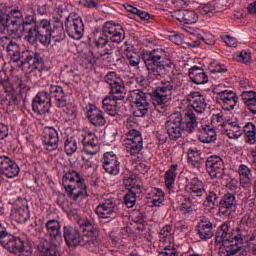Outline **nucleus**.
Returning <instances> with one entry per match:
<instances>
[{
  "mask_svg": "<svg viewBox=\"0 0 256 256\" xmlns=\"http://www.w3.org/2000/svg\"><path fill=\"white\" fill-rule=\"evenodd\" d=\"M51 21L44 19L41 20L37 25H34L35 31H48L51 32Z\"/></svg>",
  "mask_w": 256,
  "mask_h": 256,
  "instance_id": "bf43d9fd",
  "label": "nucleus"
},
{
  "mask_svg": "<svg viewBox=\"0 0 256 256\" xmlns=\"http://www.w3.org/2000/svg\"><path fill=\"white\" fill-rule=\"evenodd\" d=\"M51 107H53V104H47L36 100L35 98L32 100V111L37 115H45L46 113H49Z\"/></svg>",
  "mask_w": 256,
  "mask_h": 256,
  "instance_id": "4c0bfd02",
  "label": "nucleus"
},
{
  "mask_svg": "<svg viewBox=\"0 0 256 256\" xmlns=\"http://www.w3.org/2000/svg\"><path fill=\"white\" fill-rule=\"evenodd\" d=\"M119 27H121V25L115 24L113 22H106L102 27V31L105 35H108V37H110V35H113L114 33H117V31H119Z\"/></svg>",
  "mask_w": 256,
  "mask_h": 256,
  "instance_id": "de8ad7c7",
  "label": "nucleus"
},
{
  "mask_svg": "<svg viewBox=\"0 0 256 256\" xmlns=\"http://www.w3.org/2000/svg\"><path fill=\"white\" fill-rule=\"evenodd\" d=\"M124 55L130 67H136V69H139V64L141 63V54L135 52L132 45L126 44L124 48Z\"/></svg>",
  "mask_w": 256,
  "mask_h": 256,
  "instance_id": "c756f323",
  "label": "nucleus"
},
{
  "mask_svg": "<svg viewBox=\"0 0 256 256\" xmlns=\"http://www.w3.org/2000/svg\"><path fill=\"white\" fill-rule=\"evenodd\" d=\"M105 83L110 86V93L114 95V99L123 100L125 99V85L123 80L117 76L116 72H108L104 77Z\"/></svg>",
  "mask_w": 256,
  "mask_h": 256,
  "instance_id": "9d476101",
  "label": "nucleus"
},
{
  "mask_svg": "<svg viewBox=\"0 0 256 256\" xmlns=\"http://www.w3.org/2000/svg\"><path fill=\"white\" fill-rule=\"evenodd\" d=\"M124 203L129 209H131V207H134L135 203H137V194H135V192L133 191H129L124 196Z\"/></svg>",
  "mask_w": 256,
  "mask_h": 256,
  "instance_id": "5fc2aeb1",
  "label": "nucleus"
},
{
  "mask_svg": "<svg viewBox=\"0 0 256 256\" xmlns=\"http://www.w3.org/2000/svg\"><path fill=\"white\" fill-rule=\"evenodd\" d=\"M205 199L203 201V205L205 207V209L211 210V209H215V207L217 206V203H219V195H217V193H215L214 191H206L205 190Z\"/></svg>",
  "mask_w": 256,
  "mask_h": 256,
  "instance_id": "c9c22d12",
  "label": "nucleus"
},
{
  "mask_svg": "<svg viewBox=\"0 0 256 256\" xmlns=\"http://www.w3.org/2000/svg\"><path fill=\"white\" fill-rule=\"evenodd\" d=\"M180 211L184 215H191V213H193V202L190 198L185 199V201L181 204Z\"/></svg>",
  "mask_w": 256,
  "mask_h": 256,
  "instance_id": "6e6d98bb",
  "label": "nucleus"
},
{
  "mask_svg": "<svg viewBox=\"0 0 256 256\" xmlns=\"http://www.w3.org/2000/svg\"><path fill=\"white\" fill-rule=\"evenodd\" d=\"M206 171L212 179H219L223 175L225 165L219 156H210L205 161Z\"/></svg>",
  "mask_w": 256,
  "mask_h": 256,
  "instance_id": "2eb2a0df",
  "label": "nucleus"
},
{
  "mask_svg": "<svg viewBox=\"0 0 256 256\" xmlns=\"http://www.w3.org/2000/svg\"><path fill=\"white\" fill-rule=\"evenodd\" d=\"M244 134L247 137V143H249L250 145H255L256 143V127L255 124H253L252 122H248L245 126H244Z\"/></svg>",
  "mask_w": 256,
  "mask_h": 256,
  "instance_id": "79ce46f5",
  "label": "nucleus"
},
{
  "mask_svg": "<svg viewBox=\"0 0 256 256\" xmlns=\"http://www.w3.org/2000/svg\"><path fill=\"white\" fill-rule=\"evenodd\" d=\"M26 41L31 45H36L38 42L41 45H51V32L43 30H29V34H26Z\"/></svg>",
  "mask_w": 256,
  "mask_h": 256,
  "instance_id": "412c9836",
  "label": "nucleus"
},
{
  "mask_svg": "<svg viewBox=\"0 0 256 256\" xmlns=\"http://www.w3.org/2000/svg\"><path fill=\"white\" fill-rule=\"evenodd\" d=\"M223 247L221 248V253L224 256H245L247 251L243 249V237L240 238V241L237 239H232L230 241L222 242Z\"/></svg>",
  "mask_w": 256,
  "mask_h": 256,
  "instance_id": "a211bd4d",
  "label": "nucleus"
},
{
  "mask_svg": "<svg viewBox=\"0 0 256 256\" xmlns=\"http://www.w3.org/2000/svg\"><path fill=\"white\" fill-rule=\"evenodd\" d=\"M103 165H107V163H115L119 161L117 156L113 152H106L103 157Z\"/></svg>",
  "mask_w": 256,
  "mask_h": 256,
  "instance_id": "69168bd1",
  "label": "nucleus"
},
{
  "mask_svg": "<svg viewBox=\"0 0 256 256\" xmlns=\"http://www.w3.org/2000/svg\"><path fill=\"white\" fill-rule=\"evenodd\" d=\"M197 116L193 111L188 110L184 114H171L169 120L164 125L165 132L171 141H177L183 136V131L193 133L197 129Z\"/></svg>",
  "mask_w": 256,
  "mask_h": 256,
  "instance_id": "f03ea898",
  "label": "nucleus"
},
{
  "mask_svg": "<svg viewBox=\"0 0 256 256\" xmlns=\"http://www.w3.org/2000/svg\"><path fill=\"white\" fill-rule=\"evenodd\" d=\"M142 59L148 71V75H152L156 77V79L163 77L167 69L171 67V60L169 56H167V51L163 48L143 51Z\"/></svg>",
  "mask_w": 256,
  "mask_h": 256,
  "instance_id": "7ed1b4c3",
  "label": "nucleus"
},
{
  "mask_svg": "<svg viewBox=\"0 0 256 256\" xmlns=\"http://www.w3.org/2000/svg\"><path fill=\"white\" fill-rule=\"evenodd\" d=\"M187 101L192 103V108L194 109L195 113L201 115V113H205V109H207V102L205 97L201 95L199 92H190L187 95Z\"/></svg>",
  "mask_w": 256,
  "mask_h": 256,
  "instance_id": "4be33fe9",
  "label": "nucleus"
},
{
  "mask_svg": "<svg viewBox=\"0 0 256 256\" xmlns=\"http://www.w3.org/2000/svg\"><path fill=\"white\" fill-rule=\"evenodd\" d=\"M48 92L50 93V98L56 100V107H59V109L67 107V96L63 87L51 85Z\"/></svg>",
  "mask_w": 256,
  "mask_h": 256,
  "instance_id": "b1692460",
  "label": "nucleus"
},
{
  "mask_svg": "<svg viewBox=\"0 0 256 256\" xmlns=\"http://www.w3.org/2000/svg\"><path fill=\"white\" fill-rule=\"evenodd\" d=\"M62 185L72 201L87 199V184L75 170L68 171L62 178Z\"/></svg>",
  "mask_w": 256,
  "mask_h": 256,
  "instance_id": "20e7f679",
  "label": "nucleus"
},
{
  "mask_svg": "<svg viewBox=\"0 0 256 256\" xmlns=\"http://www.w3.org/2000/svg\"><path fill=\"white\" fill-rule=\"evenodd\" d=\"M171 231H173L172 225H166L160 230V241L164 243V248L159 252L158 256H179L177 249L173 243V236H171Z\"/></svg>",
  "mask_w": 256,
  "mask_h": 256,
  "instance_id": "9b49d317",
  "label": "nucleus"
},
{
  "mask_svg": "<svg viewBox=\"0 0 256 256\" xmlns=\"http://www.w3.org/2000/svg\"><path fill=\"white\" fill-rule=\"evenodd\" d=\"M187 193L196 201V203H201L203 201V196H205V184L198 178H193L185 187Z\"/></svg>",
  "mask_w": 256,
  "mask_h": 256,
  "instance_id": "aec40b11",
  "label": "nucleus"
},
{
  "mask_svg": "<svg viewBox=\"0 0 256 256\" xmlns=\"http://www.w3.org/2000/svg\"><path fill=\"white\" fill-rule=\"evenodd\" d=\"M115 101H117V99H115V95L112 97L106 96L102 101V108L112 117L119 115V106H117V102Z\"/></svg>",
  "mask_w": 256,
  "mask_h": 256,
  "instance_id": "473e14b6",
  "label": "nucleus"
},
{
  "mask_svg": "<svg viewBox=\"0 0 256 256\" xmlns=\"http://www.w3.org/2000/svg\"><path fill=\"white\" fill-rule=\"evenodd\" d=\"M188 165L191 167V169H195L196 171H199L201 167L205 165V159L201 157V150L197 148H189L188 152Z\"/></svg>",
  "mask_w": 256,
  "mask_h": 256,
  "instance_id": "bb28decb",
  "label": "nucleus"
},
{
  "mask_svg": "<svg viewBox=\"0 0 256 256\" xmlns=\"http://www.w3.org/2000/svg\"><path fill=\"white\" fill-rule=\"evenodd\" d=\"M42 143L47 151H55L59 147V133L53 127H45L42 133Z\"/></svg>",
  "mask_w": 256,
  "mask_h": 256,
  "instance_id": "6ab92c4d",
  "label": "nucleus"
},
{
  "mask_svg": "<svg viewBox=\"0 0 256 256\" xmlns=\"http://www.w3.org/2000/svg\"><path fill=\"white\" fill-rule=\"evenodd\" d=\"M208 69L210 73H227V66L217 62H211Z\"/></svg>",
  "mask_w": 256,
  "mask_h": 256,
  "instance_id": "4d7b16f0",
  "label": "nucleus"
},
{
  "mask_svg": "<svg viewBox=\"0 0 256 256\" xmlns=\"http://www.w3.org/2000/svg\"><path fill=\"white\" fill-rule=\"evenodd\" d=\"M165 201V193L161 189H155L153 192L152 205L159 207Z\"/></svg>",
  "mask_w": 256,
  "mask_h": 256,
  "instance_id": "09e8293b",
  "label": "nucleus"
},
{
  "mask_svg": "<svg viewBox=\"0 0 256 256\" xmlns=\"http://www.w3.org/2000/svg\"><path fill=\"white\" fill-rule=\"evenodd\" d=\"M119 207L115 198L104 199L95 208V213L100 219H113L117 215Z\"/></svg>",
  "mask_w": 256,
  "mask_h": 256,
  "instance_id": "f8f14e48",
  "label": "nucleus"
},
{
  "mask_svg": "<svg viewBox=\"0 0 256 256\" xmlns=\"http://www.w3.org/2000/svg\"><path fill=\"white\" fill-rule=\"evenodd\" d=\"M7 53L10 57V61H13V63H17L20 61V67H23V65H32L33 69H36V71H43V57H41V54L39 52H31V51H23L22 55L19 53L20 48L16 42L10 41V43L7 46Z\"/></svg>",
  "mask_w": 256,
  "mask_h": 256,
  "instance_id": "39448f33",
  "label": "nucleus"
},
{
  "mask_svg": "<svg viewBox=\"0 0 256 256\" xmlns=\"http://www.w3.org/2000/svg\"><path fill=\"white\" fill-rule=\"evenodd\" d=\"M125 147L127 153H129L130 155H139L143 150V140H139L138 138L137 140L131 142H125Z\"/></svg>",
  "mask_w": 256,
  "mask_h": 256,
  "instance_id": "58836bf2",
  "label": "nucleus"
},
{
  "mask_svg": "<svg viewBox=\"0 0 256 256\" xmlns=\"http://www.w3.org/2000/svg\"><path fill=\"white\" fill-rule=\"evenodd\" d=\"M78 225L83 229L82 235L79 229L69 225L64 226L63 235L68 247L80 245L92 253H99L103 247V242L99 238V226L87 218L79 219Z\"/></svg>",
  "mask_w": 256,
  "mask_h": 256,
  "instance_id": "f257e3e1",
  "label": "nucleus"
},
{
  "mask_svg": "<svg viewBox=\"0 0 256 256\" xmlns=\"http://www.w3.org/2000/svg\"><path fill=\"white\" fill-rule=\"evenodd\" d=\"M177 165L173 164L165 173L164 179H165V185L169 191L173 189L175 185V179L177 177Z\"/></svg>",
  "mask_w": 256,
  "mask_h": 256,
  "instance_id": "e433bc0d",
  "label": "nucleus"
},
{
  "mask_svg": "<svg viewBox=\"0 0 256 256\" xmlns=\"http://www.w3.org/2000/svg\"><path fill=\"white\" fill-rule=\"evenodd\" d=\"M216 101L220 103V105H226L225 109L229 111V109H235V105H237L239 101V97L232 90H221V85H218L215 88Z\"/></svg>",
  "mask_w": 256,
  "mask_h": 256,
  "instance_id": "4468645a",
  "label": "nucleus"
},
{
  "mask_svg": "<svg viewBox=\"0 0 256 256\" xmlns=\"http://www.w3.org/2000/svg\"><path fill=\"white\" fill-rule=\"evenodd\" d=\"M111 43H122L123 39H125V30L123 27L118 26V30L109 36Z\"/></svg>",
  "mask_w": 256,
  "mask_h": 256,
  "instance_id": "8fccbe9b",
  "label": "nucleus"
},
{
  "mask_svg": "<svg viewBox=\"0 0 256 256\" xmlns=\"http://www.w3.org/2000/svg\"><path fill=\"white\" fill-rule=\"evenodd\" d=\"M143 141V136L141 135V132L138 130L132 129L126 133V139L124 140V143H129L131 141H137V140Z\"/></svg>",
  "mask_w": 256,
  "mask_h": 256,
  "instance_id": "3c124183",
  "label": "nucleus"
},
{
  "mask_svg": "<svg viewBox=\"0 0 256 256\" xmlns=\"http://www.w3.org/2000/svg\"><path fill=\"white\" fill-rule=\"evenodd\" d=\"M65 29L63 26L54 25L50 30V40L52 39L55 43H61V41H65Z\"/></svg>",
  "mask_w": 256,
  "mask_h": 256,
  "instance_id": "a19ab883",
  "label": "nucleus"
},
{
  "mask_svg": "<svg viewBox=\"0 0 256 256\" xmlns=\"http://www.w3.org/2000/svg\"><path fill=\"white\" fill-rule=\"evenodd\" d=\"M86 113L88 121H90L91 125H94V127H103V125L107 123L105 116H103V111L95 105H90Z\"/></svg>",
  "mask_w": 256,
  "mask_h": 256,
  "instance_id": "5701e85b",
  "label": "nucleus"
},
{
  "mask_svg": "<svg viewBox=\"0 0 256 256\" xmlns=\"http://www.w3.org/2000/svg\"><path fill=\"white\" fill-rule=\"evenodd\" d=\"M242 99L245 105L249 104L250 101H253L256 99L255 91H244L242 93Z\"/></svg>",
  "mask_w": 256,
  "mask_h": 256,
  "instance_id": "e2e57ef3",
  "label": "nucleus"
},
{
  "mask_svg": "<svg viewBox=\"0 0 256 256\" xmlns=\"http://www.w3.org/2000/svg\"><path fill=\"white\" fill-rule=\"evenodd\" d=\"M188 75L190 81L196 85H205L206 83H209V76H207V73H205V70L201 67L193 66L189 69Z\"/></svg>",
  "mask_w": 256,
  "mask_h": 256,
  "instance_id": "cd10ccee",
  "label": "nucleus"
},
{
  "mask_svg": "<svg viewBox=\"0 0 256 256\" xmlns=\"http://www.w3.org/2000/svg\"><path fill=\"white\" fill-rule=\"evenodd\" d=\"M6 249H8L10 253H14L18 256L33 255V246H31V242L24 241L20 237L9 235L6 241Z\"/></svg>",
  "mask_w": 256,
  "mask_h": 256,
  "instance_id": "6e6552de",
  "label": "nucleus"
},
{
  "mask_svg": "<svg viewBox=\"0 0 256 256\" xmlns=\"http://www.w3.org/2000/svg\"><path fill=\"white\" fill-rule=\"evenodd\" d=\"M129 101L135 105L134 117H145L149 113V99L143 90H132L129 94Z\"/></svg>",
  "mask_w": 256,
  "mask_h": 256,
  "instance_id": "0eeeda50",
  "label": "nucleus"
},
{
  "mask_svg": "<svg viewBox=\"0 0 256 256\" xmlns=\"http://www.w3.org/2000/svg\"><path fill=\"white\" fill-rule=\"evenodd\" d=\"M19 165L15 163L8 156H0V183H3V176L8 179H13V177H17L19 175Z\"/></svg>",
  "mask_w": 256,
  "mask_h": 256,
  "instance_id": "ddd939ff",
  "label": "nucleus"
},
{
  "mask_svg": "<svg viewBox=\"0 0 256 256\" xmlns=\"http://www.w3.org/2000/svg\"><path fill=\"white\" fill-rule=\"evenodd\" d=\"M237 211V199L233 194L224 195L219 202L218 213L220 216L229 217Z\"/></svg>",
  "mask_w": 256,
  "mask_h": 256,
  "instance_id": "f3484780",
  "label": "nucleus"
},
{
  "mask_svg": "<svg viewBox=\"0 0 256 256\" xmlns=\"http://www.w3.org/2000/svg\"><path fill=\"white\" fill-rule=\"evenodd\" d=\"M12 217L14 220H16L17 223H27L30 217L29 207L22 206V207L16 208L12 212Z\"/></svg>",
  "mask_w": 256,
  "mask_h": 256,
  "instance_id": "f704fd0d",
  "label": "nucleus"
},
{
  "mask_svg": "<svg viewBox=\"0 0 256 256\" xmlns=\"http://www.w3.org/2000/svg\"><path fill=\"white\" fill-rule=\"evenodd\" d=\"M240 177V185L243 189H251V185H253V174L248 176H239Z\"/></svg>",
  "mask_w": 256,
  "mask_h": 256,
  "instance_id": "680f3d73",
  "label": "nucleus"
},
{
  "mask_svg": "<svg viewBox=\"0 0 256 256\" xmlns=\"http://www.w3.org/2000/svg\"><path fill=\"white\" fill-rule=\"evenodd\" d=\"M174 19L185 25H193L199 21V16L193 10H177L173 15Z\"/></svg>",
  "mask_w": 256,
  "mask_h": 256,
  "instance_id": "a878e982",
  "label": "nucleus"
},
{
  "mask_svg": "<svg viewBox=\"0 0 256 256\" xmlns=\"http://www.w3.org/2000/svg\"><path fill=\"white\" fill-rule=\"evenodd\" d=\"M82 145L85 148L87 155H97V151L89 150V147H91V149H95V147H97V136H95V133L86 132L83 135Z\"/></svg>",
  "mask_w": 256,
  "mask_h": 256,
  "instance_id": "7c9ffc66",
  "label": "nucleus"
},
{
  "mask_svg": "<svg viewBox=\"0 0 256 256\" xmlns=\"http://www.w3.org/2000/svg\"><path fill=\"white\" fill-rule=\"evenodd\" d=\"M250 221H251V215L245 214L241 218L239 227L236 229V231L238 233H242V235H245V231H247V227H248Z\"/></svg>",
  "mask_w": 256,
  "mask_h": 256,
  "instance_id": "864d4df0",
  "label": "nucleus"
},
{
  "mask_svg": "<svg viewBox=\"0 0 256 256\" xmlns=\"http://www.w3.org/2000/svg\"><path fill=\"white\" fill-rule=\"evenodd\" d=\"M77 139L75 137H67L64 142V151L66 155L71 156L77 152Z\"/></svg>",
  "mask_w": 256,
  "mask_h": 256,
  "instance_id": "37998d69",
  "label": "nucleus"
},
{
  "mask_svg": "<svg viewBox=\"0 0 256 256\" xmlns=\"http://www.w3.org/2000/svg\"><path fill=\"white\" fill-rule=\"evenodd\" d=\"M215 11V5L211 3L205 4L200 8V13L202 15H207L208 17H213V13H215Z\"/></svg>",
  "mask_w": 256,
  "mask_h": 256,
  "instance_id": "052dcab7",
  "label": "nucleus"
},
{
  "mask_svg": "<svg viewBox=\"0 0 256 256\" xmlns=\"http://www.w3.org/2000/svg\"><path fill=\"white\" fill-rule=\"evenodd\" d=\"M37 250L41 256H61V253L57 251V246L45 238L39 240Z\"/></svg>",
  "mask_w": 256,
  "mask_h": 256,
  "instance_id": "393cba45",
  "label": "nucleus"
},
{
  "mask_svg": "<svg viewBox=\"0 0 256 256\" xmlns=\"http://www.w3.org/2000/svg\"><path fill=\"white\" fill-rule=\"evenodd\" d=\"M198 235L203 241L211 239L215 232L213 231V223L207 218H203L198 223Z\"/></svg>",
  "mask_w": 256,
  "mask_h": 256,
  "instance_id": "c85d7f7f",
  "label": "nucleus"
},
{
  "mask_svg": "<svg viewBox=\"0 0 256 256\" xmlns=\"http://www.w3.org/2000/svg\"><path fill=\"white\" fill-rule=\"evenodd\" d=\"M35 23V17L29 15L26 16L25 20H22L21 22V27H22V32L26 33V35H29V31H33L34 27L33 26Z\"/></svg>",
  "mask_w": 256,
  "mask_h": 256,
  "instance_id": "a18cd8bd",
  "label": "nucleus"
},
{
  "mask_svg": "<svg viewBox=\"0 0 256 256\" xmlns=\"http://www.w3.org/2000/svg\"><path fill=\"white\" fill-rule=\"evenodd\" d=\"M6 21L8 23V27L11 25L12 27H17L21 25V22L23 21V13H21L19 10H12L6 16Z\"/></svg>",
  "mask_w": 256,
  "mask_h": 256,
  "instance_id": "ea45409f",
  "label": "nucleus"
},
{
  "mask_svg": "<svg viewBox=\"0 0 256 256\" xmlns=\"http://www.w3.org/2000/svg\"><path fill=\"white\" fill-rule=\"evenodd\" d=\"M241 237H245V234L239 233L237 230L235 233H231L229 222L223 223L216 231V243H225L227 241H233V239L241 241Z\"/></svg>",
  "mask_w": 256,
  "mask_h": 256,
  "instance_id": "dca6fc26",
  "label": "nucleus"
},
{
  "mask_svg": "<svg viewBox=\"0 0 256 256\" xmlns=\"http://www.w3.org/2000/svg\"><path fill=\"white\" fill-rule=\"evenodd\" d=\"M129 237V230L127 228H123L119 233L118 236H112V241L115 245H121L123 243V239Z\"/></svg>",
  "mask_w": 256,
  "mask_h": 256,
  "instance_id": "13d9d810",
  "label": "nucleus"
},
{
  "mask_svg": "<svg viewBox=\"0 0 256 256\" xmlns=\"http://www.w3.org/2000/svg\"><path fill=\"white\" fill-rule=\"evenodd\" d=\"M0 85L3 87L5 93H13V86L11 85L9 78H1Z\"/></svg>",
  "mask_w": 256,
  "mask_h": 256,
  "instance_id": "338daca9",
  "label": "nucleus"
},
{
  "mask_svg": "<svg viewBox=\"0 0 256 256\" xmlns=\"http://www.w3.org/2000/svg\"><path fill=\"white\" fill-rule=\"evenodd\" d=\"M103 169L104 171H106V173H109V175H119V171L121 169V163L118 160L116 162L103 164Z\"/></svg>",
  "mask_w": 256,
  "mask_h": 256,
  "instance_id": "49530a36",
  "label": "nucleus"
},
{
  "mask_svg": "<svg viewBox=\"0 0 256 256\" xmlns=\"http://www.w3.org/2000/svg\"><path fill=\"white\" fill-rule=\"evenodd\" d=\"M47 235L51 239H61V223L58 220H49L46 224Z\"/></svg>",
  "mask_w": 256,
  "mask_h": 256,
  "instance_id": "72a5a7b5",
  "label": "nucleus"
},
{
  "mask_svg": "<svg viewBox=\"0 0 256 256\" xmlns=\"http://www.w3.org/2000/svg\"><path fill=\"white\" fill-rule=\"evenodd\" d=\"M180 87L181 82L177 79H172L170 81H162L160 86L154 90L153 99L159 113H163V110L159 109V107H165V104L167 103V93L177 91Z\"/></svg>",
  "mask_w": 256,
  "mask_h": 256,
  "instance_id": "423d86ee",
  "label": "nucleus"
},
{
  "mask_svg": "<svg viewBox=\"0 0 256 256\" xmlns=\"http://www.w3.org/2000/svg\"><path fill=\"white\" fill-rule=\"evenodd\" d=\"M238 175L239 177H245V176L253 175V173L251 172V168H249V166L245 164H241L238 167Z\"/></svg>",
  "mask_w": 256,
  "mask_h": 256,
  "instance_id": "0e129e2a",
  "label": "nucleus"
},
{
  "mask_svg": "<svg viewBox=\"0 0 256 256\" xmlns=\"http://www.w3.org/2000/svg\"><path fill=\"white\" fill-rule=\"evenodd\" d=\"M199 39H201V41H203L206 45H215V36H213L212 34L200 36Z\"/></svg>",
  "mask_w": 256,
  "mask_h": 256,
  "instance_id": "774afa93",
  "label": "nucleus"
},
{
  "mask_svg": "<svg viewBox=\"0 0 256 256\" xmlns=\"http://www.w3.org/2000/svg\"><path fill=\"white\" fill-rule=\"evenodd\" d=\"M34 99H36V101H40L48 105H53V102L51 101V94L49 91L38 92Z\"/></svg>",
  "mask_w": 256,
  "mask_h": 256,
  "instance_id": "603ef678",
  "label": "nucleus"
},
{
  "mask_svg": "<svg viewBox=\"0 0 256 256\" xmlns=\"http://www.w3.org/2000/svg\"><path fill=\"white\" fill-rule=\"evenodd\" d=\"M199 129L201 132V135L199 136L201 143H213V141L217 140V134L215 133L213 126L202 125Z\"/></svg>",
  "mask_w": 256,
  "mask_h": 256,
  "instance_id": "2f4dec72",
  "label": "nucleus"
},
{
  "mask_svg": "<svg viewBox=\"0 0 256 256\" xmlns=\"http://www.w3.org/2000/svg\"><path fill=\"white\" fill-rule=\"evenodd\" d=\"M94 41L96 47H105L109 43V35L105 34L103 31L94 30Z\"/></svg>",
  "mask_w": 256,
  "mask_h": 256,
  "instance_id": "c03bdc74",
  "label": "nucleus"
},
{
  "mask_svg": "<svg viewBox=\"0 0 256 256\" xmlns=\"http://www.w3.org/2000/svg\"><path fill=\"white\" fill-rule=\"evenodd\" d=\"M66 33L76 41H79L83 37V31H85L83 25V19L77 13H70L65 21Z\"/></svg>",
  "mask_w": 256,
  "mask_h": 256,
  "instance_id": "1a4fd4ad",
  "label": "nucleus"
}]
</instances>
